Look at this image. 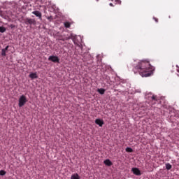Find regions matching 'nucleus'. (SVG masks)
Wrapping results in <instances>:
<instances>
[{
    "instance_id": "f257e3e1",
    "label": "nucleus",
    "mask_w": 179,
    "mask_h": 179,
    "mask_svg": "<svg viewBox=\"0 0 179 179\" xmlns=\"http://www.w3.org/2000/svg\"><path fill=\"white\" fill-rule=\"evenodd\" d=\"M155 67L150 65V63L146 60H141L136 64H133V72L136 74L139 73L142 78H149L153 75Z\"/></svg>"
},
{
    "instance_id": "f03ea898",
    "label": "nucleus",
    "mask_w": 179,
    "mask_h": 179,
    "mask_svg": "<svg viewBox=\"0 0 179 179\" xmlns=\"http://www.w3.org/2000/svg\"><path fill=\"white\" fill-rule=\"evenodd\" d=\"M72 39L73 43L76 45H79V43L76 41V35L73 34V33H71L69 35H67L65 36V35H63L59 38V40L61 41H66L67 40Z\"/></svg>"
},
{
    "instance_id": "7ed1b4c3",
    "label": "nucleus",
    "mask_w": 179,
    "mask_h": 179,
    "mask_svg": "<svg viewBox=\"0 0 179 179\" xmlns=\"http://www.w3.org/2000/svg\"><path fill=\"white\" fill-rule=\"evenodd\" d=\"M27 102V98L24 95H21L18 99V106L23 107Z\"/></svg>"
},
{
    "instance_id": "20e7f679",
    "label": "nucleus",
    "mask_w": 179,
    "mask_h": 179,
    "mask_svg": "<svg viewBox=\"0 0 179 179\" xmlns=\"http://www.w3.org/2000/svg\"><path fill=\"white\" fill-rule=\"evenodd\" d=\"M80 55H82L83 60L84 61V62H85L86 61H89V59H90L92 58V56L90 55V54H89V52H81L80 54Z\"/></svg>"
},
{
    "instance_id": "39448f33",
    "label": "nucleus",
    "mask_w": 179,
    "mask_h": 179,
    "mask_svg": "<svg viewBox=\"0 0 179 179\" xmlns=\"http://www.w3.org/2000/svg\"><path fill=\"white\" fill-rule=\"evenodd\" d=\"M48 61H51V62L59 63V58L55 55H51L48 57Z\"/></svg>"
},
{
    "instance_id": "423d86ee",
    "label": "nucleus",
    "mask_w": 179,
    "mask_h": 179,
    "mask_svg": "<svg viewBox=\"0 0 179 179\" xmlns=\"http://www.w3.org/2000/svg\"><path fill=\"white\" fill-rule=\"evenodd\" d=\"M32 15H35L36 17H38L39 20H43V14L38 10L32 11Z\"/></svg>"
},
{
    "instance_id": "0eeeda50",
    "label": "nucleus",
    "mask_w": 179,
    "mask_h": 179,
    "mask_svg": "<svg viewBox=\"0 0 179 179\" xmlns=\"http://www.w3.org/2000/svg\"><path fill=\"white\" fill-rule=\"evenodd\" d=\"M131 171L135 176H141L142 174L141 170L138 168H132Z\"/></svg>"
},
{
    "instance_id": "6e6552de",
    "label": "nucleus",
    "mask_w": 179,
    "mask_h": 179,
    "mask_svg": "<svg viewBox=\"0 0 179 179\" xmlns=\"http://www.w3.org/2000/svg\"><path fill=\"white\" fill-rule=\"evenodd\" d=\"M95 124H96V125H99V127H103V125H104V121H103V120L101 119H96Z\"/></svg>"
},
{
    "instance_id": "1a4fd4ad",
    "label": "nucleus",
    "mask_w": 179,
    "mask_h": 179,
    "mask_svg": "<svg viewBox=\"0 0 179 179\" xmlns=\"http://www.w3.org/2000/svg\"><path fill=\"white\" fill-rule=\"evenodd\" d=\"M26 22L28 24H36V20L34 19L27 18Z\"/></svg>"
},
{
    "instance_id": "9d476101",
    "label": "nucleus",
    "mask_w": 179,
    "mask_h": 179,
    "mask_svg": "<svg viewBox=\"0 0 179 179\" xmlns=\"http://www.w3.org/2000/svg\"><path fill=\"white\" fill-rule=\"evenodd\" d=\"M29 78L30 79H37V78H38V76H37V73H31L29 74Z\"/></svg>"
},
{
    "instance_id": "9b49d317",
    "label": "nucleus",
    "mask_w": 179,
    "mask_h": 179,
    "mask_svg": "<svg viewBox=\"0 0 179 179\" xmlns=\"http://www.w3.org/2000/svg\"><path fill=\"white\" fill-rule=\"evenodd\" d=\"M103 163L106 166H108V167H110V166H113V162H111L110 161V159H106L103 161Z\"/></svg>"
},
{
    "instance_id": "f8f14e48",
    "label": "nucleus",
    "mask_w": 179,
    "mask_h": 179,
    "mask_svg": "<svg viewBox=\"0 0 179 179\" xmlns=\"http://www.w3.org/2000/svg\"><path fill=\"white\" fill-rule=\"evenodd\" d=\"M8 48H9V46H6L5 48L1 50L2 57H5L6 55V51H8Z\"/></svg>"
},
{
    "instance_id": "ddd939ff",
    "label": "nucleus",
    "mask_w": 179,
    "mask_h": 179,
    "mask_svg": "<svg viewBox=\"0 0 179 179\" xmlns=\"http://www.w3.org/2000/svg\"><path fill=\"white\" fill-rule=\"evenodd\" d=\"M71 179H80V176L78 173H73L71 175Z\"/></svg>"
},
{
    "instance_id": "4468645a",
    "label": "nucleus",
    "mask_w": 179,
    "mask_h": 179,
    "mask_svg": "<svg viewBox=\"0 0 179 179\" xmlns=\"http://www.w3.org/2000/svg\"><path fill=\"white\" fill-rule=\"evenodd\" d=\"M97 92L99 93V94H104V93H106V90L103 88H100L97 90Z\"/></svg>"
},
{
    "instance_id": "2eb2a0df",
    "label": "nucleus",
    "mask_w": 179,
    "mask_h": 179,
    "mask_svg": "<svg viewBox=\"0 0 179 179\" xmlns=\"http://www.w3.org/2000/svg\"><path fill=\"white\" fill-rule=\"evenodd\" d=\"M64 27H66V29H69L71 27V22H64Z\"/></svg>"
},
{
    "instance_id": "dca6fc26",
    "label": "nucleus",
    "mask_w": 179,
    "mask_h": 179,
    "mask_svg": "<svg viewBox=\"0 0 179 179\" xmlns=\"http://www.w3.org/2000/svg\"><path fill=\"white\" fill-rule=\"evenodd\" d=\"M6 31V28L5 27H0V33H5Z\"/></svg>"
},
{
    "instance_id": "f3484780",
    "label": "nucleus",
    "mask_w": 179,
    "mask_h": 179,
    "mask_svg": "<svg viewBox=\"0 0 179 179\" xmlns=\"http://www.w3.org/2000/svg\"><path fill=\"white\" fill-rule=\"evenodd\" d=\"M172 166L170 164V163H166V170H171Z\"/></svg>"
},
{
    "instance_id": "a211bd4d",
    "label": "nucleus",
    "mask_w": 179,
    "mask_h": 179,
    "mask_svg": "<svg viewBox=\"0 0 179 179\" xmlns=\"http://www.w3.org/2000/svg\"><path fill=\"white\" fill-rule=\"evenodd\" d=\"M126 152H129V153H132V152H134V150H132L131 148L127 147L126 148Z\"/></svg>"
},
{
    "instance_id": "6ab92c4d",
    "label": "nucleus",
    "mask_w": 179,
    "mask_h": 179,
    "mask_svg": "<svg viewBox=\"0 0 179 179\" xmlns=\"http://www.w3.org/2000/svg\"><path fill=\"white\" fill-rule=\"evenodd\" d=\"M156 97H157L156 95H152L151 96V100H152V103H155L157 101Z\"/></svg>"
},
{
    "instance_id": "aec40b11",
    "label": "nucleus",
    "mask_w": 179,
    "mask_h": 179,
    "mask_svg": "<svg viewBox=\"0 0 179 179\" xmlns=\"http://www.w3.org/2000/svg\"><path fill=\"white\" fill-rule=\"evenodd\" d=\"M47 19L49 22H52V20H54V17L51 15L49 17H47Z\"/></svg>"
},
{
    "instance_id": "412c9836",
    "label": "nucleus",
    "mask_w": 179,
    "mask_h": 179,
    "mask_svg": "<svg viewBox=\"0 0 179 179\" xmlns=\"http://www.w3.org/2000/svg\"><path fill=\"white\" fill-rule=\"evenodd\" d=\"M5 174H6V171L3 170L0 171V176H5Z\"/></svg>"
},
{
    "instance_id": "4be33fe9",
    "label": "nucleus",
    "mask_w": 179,
    "mask_h": 179,
    "mask_svg": "<svg viewBox=\"0 0 179 179\" xmlns=\"http://www.w3.org/2000/svg\"><path fill=\"white\" fill-rule=\"evenodd\" d=\"M115 2H116V3H118L119 5H121V0H115Z\"/></svg>"
},
{
    "instance_id": "5701e85b",
    "label": "nucleus",
    "mask_w": 179,
    "mask_h": 179,
    "mask_svg": "<svg viewBox=\"0 0 179 179\" xmlns=\"http://www.w3.org/2000/svg\"><path fill=\"white\" fill-rule=\"evenodd\" d=\"M153 19L155 20L156 23H158L159 20L157 18L154 17Z\"/></svg>"
},
{
    "instance_id": "b1692460",
    "label": "nucleus",
    "mask_w": 179,
    "mask_h": 179,
    "mask_svg": "<svg viewBox=\"0 0 179 179\" xmlns=\"http://www.w3.org/2000/svg\"><path fill=\"white\" fill-rule=\"evenodd\" d=\"M136 92L137 93H141L142 91H141V90H136Z\"/></svg>"
},
{
    "instance_id": "393cba45",
    "label": "nucleus",
    "mask_w": 179,
    "mask_h": 179,
    "mask_svg": "<svg viewBox=\"0 0 179 179\" xmlns=\"http://www.w3.org/2000/svg\"><path fill=\"white\" fill-rule=\"evenodd\" d=\"M109 6H114V4H113V3H109Z\"/></svg>"
},
{
    "instance_id": "a878e982",
    "label": "nucleus",
    "mask_w": 179,
    "mask_h": 179,
    "mask_svg": "<svg viewBox=\"0 0 179 179\" xmlns=\"http://www.w3.org/2000/svg\"><path fill=\"white\" fill-rule=\"evenodd\" d=\"M148 94H150V95H152V94L150 92V93H148Z\"/></svg>"
},
{
    "instance_id": "bb28decb",
    "label": "nucleus",
    "mask_w": 179,
    "mask_h": 179,
    "mask_svg": "<svg viewBox=\"0 0 179 179\" xmlns=\"http://www.w3.org/2000/svg\"><path fill=\"white\" fill-rule=\"evenodd\" d=\"M96 2H99V0H96Z\"/></svg>"
},
{
    "instance_id": "cd10ccee",
    "label": "nucleus",
    "mask_w": 179,
    "mask_h": 179,
    "mask_svg": "<svg viewBox=\"0 0 179 179\" xmlns=\"http://www.w3.org/2000/svg\"><path fill=\"white\" fill-rule=\"evenodd\" d=\"M153 104H155V103H152V106H153Z\"/></svg>"
},
{
    "instance_id": "c85d7f7f",
    "label": "nucleus",
    "mask_w": 179,
    "mask_h": 179,
    "mask_svg": "<svg viewBox=\"0 0 179 179\" xmlns=\"http://www.w3.org/2000/svg\"><path fill=\"white\" fill-rule=\"evenodd\" d=\"M110 1H114V0H110Z\"/></svg>"
}]
</instances>
